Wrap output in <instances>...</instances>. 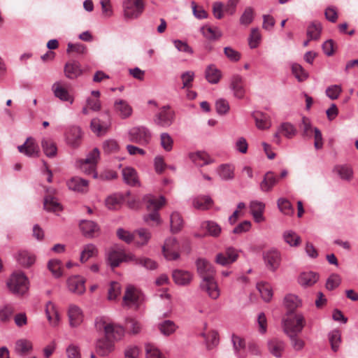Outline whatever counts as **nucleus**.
Returning <instances> with one entry per match:
<instances>
[{
  "mask_svg": "<svg viewBox=\"0 0 358 358\" xmlns=\"http://www.w3.org/2000/svg\"><path fill=\"white\" fill-rule=\"evenodd\" d=\"M79 226L83 234L88 238L96 236L99 231L97 224L91 220H82Z\"/></svg>",
  "mask_w": 358,
  "mask_h": 358,
  "instance_id": "obj_22",
  "label": "nucleus"
},
{
  "mask_svg": "<svg viewBox=\"0 0 358 358\" xmlns=\"http://www.w3.org/2000/svg\"><path fill=\"white\" fill-rule=\"evenodd\" d=\"M99 156V149L96 148H94L88 153L85 159H80L78 162L80 169L86 174H92L94 178H96L97 173L95 171V168Z\"/></svg>",
  "mask_w": 358,
  "mask_h": 358,
  "instance_id": "obj_5",
  "label": "nucleus"
},
{
  "mask_svg": "<svg viewBox=\"0 0 358 358\" xmlns=\"http://www.w3.org/2000/svg\"><path fill=\"white\" fill-rule=\"evenodd\" d=\"M123 200V196L118 194H114L107 197L106 206L110 210L116 209Z\"/></svg>",
  "mask_w": 358,
  "mask_h": 358,
  "instance_id": "obj_53",
  "label": "nucleus"
},
{
  "mask_svg": "<svg viewBox=\"0 0 358 358\" xmlns=\"http://www.w3.org/2000/svg\"><path fill=\"white\" fill-rule=\"evenodd\" d=\"M279 132L285 138L291 139L294 137L297 134L296 128L290 122H283L279 127Z\"/></svg>",
  "mask_w": 358,
  "mask_h": 358,
  "instance_id": "obj_46",
  "label": "nucleus"
},
{
  "mask_svg": "<svg viewBox=\"0 0 358 358\" xmlns=\"http://www.w3.org/2000/svg\"><path fill=\"white\" fill-rule=\"evenodd\" d=\"M201 32L205 38L210 40H215L221 36L220 31L208 26L202 27Z\"/></svg>",
  "mask_w": 358,
  "mask_h": 358,
  "instance_id": "obj_57",
  "label": "nucleus"
},
{
  "mask_svg": "<svg viewBox=\"0 0 358 358\" xmlns=\"http://www.w3.org/2000/svg\"><path fill=\"white\" fill-rule=\"evenodd\" d=\"M128 134L130 141L142 145H148L152 138L150 131L143 126H138L131 128L129 131Z\"/></svg>",
  "mask_w": 358,
  "mask_h": 358,
  "instance_id": "obj_6",
  "label": "nucleus"
},
{
  "mask_svg": "<svg viewBox=\"0 0 358 358\" xmlns=\"http://www.w3.org/2000/svg\"><path fill=\"white\" fill-rule=\"evenodd\" d=\"M254 18V10L251 7H247L240 17V23L243 25L250 24Z\"/></svg>",
  "mask_w": 358,
  "mask_h": 358,
  "instance_id": "obj_63",
  "label": "nucleus"
},
{
  "mask_svg": "<svg viewBox=\"0 0 358 358\" xmlns=\"http://www.w3.org/2000/svg\"><path fill=\"white\" fill-rule=\"evenodd\" d=\"M31 348V343L26 339L18 340L15 343V351L20 354H24L29 352Z\"/></svg>",
  "mask_w": 358,
  "mask_h": 358,
  "instance_id": "obj_60",
  "label": "nucleus"
},
{
  "mask_svg": "<svg viewBox=\"0 0 358 358\" xmlns=\"http://www.w3.org/2000/svg\"><path fill=\"white\" fill-rule=\"evenodd\" d=\"M46 317L52 327H57L60 321V317L56 306L51 301H48L45 306Z\"/></svg>",
  "mask_w": 358,
  "mask_h": 358,
  "instance_id": "obj_25",
  "label": "nucleus"
},
{
  "mask_svg": "<svg viewBox=\"0 0 358 358\" xmlns=\"http://www.w3.org/2000/svg\"><path fill=\"white\" fill-rule=\"evenodd\" d=\"M257 289L259 292L262 298L266 302L270 301L273 296V291L269 284L266 282H258Z\"/></svg>",
  "mask_w": 358,
  "mask_h": 358,
  "instance_id": "obj_47",
  "label": "nucleus"
},
{
  "mask_svg": "<svg viewBox=\"0 0 358 358\" xmlns=\"http://www.w3.org/2000/svg\"><path fill=\"white\" fill-rule=\"evenodd\" d=\"M49 270L55 278H59L62 275V262L58 259H51L48 264Z\"/></svg>",
  "mask_w": 358,
  "mask_h": 358,
  "instance_id": "obj_58",
  "label": "nucleus"
},
{
  "mask_svg": "<svg viewBox=\"0 0 358 358\" xmlns=\"http://www.w3.org/2000/svg\"><path fill=\"white\" fill-rule=\"evenodd\" d=\"M175 119V113L169 106H164L159 109V111L154 117V122L162 127H170Z\"/></svg>",
  "mask_w": 358,
  "mask_h": 358,
  "instance_id": "obj_8",
  "label": "nucleus"
},
{
  "mask_svg": "<svg viewBox=\"0 0 358 358\" xmlns=\"http://www.w3.org/2000/svg\"><path fill=\"white\" fill-rule=\"evenodd\" d=\"M264 260L266 267L275 271L280 266L281 262L280 253L275 249L270 250L264 254Z\"/></svg>",
  "mask_w": 358,
  "mask_h": 358,
  "instance_id": "obj_17",
  "label": "nucleus"
},
{
  "mask_svg": "<svg viewBox=\"0 0 358 358\" xmlns=\"http://www.w3.org/2000/svg\"><path fill=\"white\" fill-rule=\"evenodd\" d=\"M171 229L173 232L179 231L183 224L182 219L178 213H173L171 215Z\"/></svg>",
  "mask_w": 358,
  "mask_h": 358,
  "instance_id": "obj_56",
  "label": "nucleus"
},
{
  "mask_svg": "<svg viewBox=\"0 0 358 358\" xmlns=\"http://www.w3.org/2000/svg\"><path fill=\"white\" fill-rule=\"evenodd\" d=\"M292 72L299 82H303L308 78V72L297 63L292 64Z\"/></svg>",
  "mask_w": 358,
  "mask_h": 358,
  "instance_id": "obj_50",
  "label": "nucleus"
},
{
  "mask_svg": "<svg viewBox=\"0 0 358 358\" xmlns=\"http://www.w3.org/2000/svg\"><path fill=\"white\" fill-rule=\"evenodd\" d=\"M199 287L213 300L217 299L220 296V289L214 277L203 279Z\"/></svg>",
  "mask_w": 358,
  "mask_h": 358,
  "instance_id": "obj_11",
  "label": "nucleus"
},
{
  "mask_svg": "<svg viewBox=\"0 0 358 358\" xmlns=\"http://www.w3.org/2000/svg\"><path fill=\"white\" fill-rule=\"evenodd\" d=\"M83 73L80 65L78 62L72 61L67 62L64 66V73L69 79H76Z\"/></svg>",
  "mask_w": 358,
  "mask_h": 358,
  "instance_id": "obj_24",
  "label": "nucleus"
},
{
  "mask_svg": "<svg viewBox=\"0 0 358 358\" xmlns=\"http://www.w3.org/2000/svg\"><path fill=\"white\" fill-rule=\"evenodd\" d=\"M115 109L119 113L122 118H127L132 113V108L131 106L124 100H118L115 102Z\"/></svg>",
  "mask_w": 358,
  "mask_h": 358,
  "instance_id": "obj_37",
  "label": "nucleus"
},
{
  "mask_svg": "<svg viewBox=\"0 0 358 358\" xmlns=\"http://www.w3.org/2000/svg\"><path fill=\"white\" fill-rule=\"evenodd\" d=\"M143 200L146 203L147 208L152 211L150 213L144 217L145 222H148L150 220H151L155 222L157 224H159L161 220L158 210L164 205L166 202L164 196H161L157 198L155 196L149 194L146 195Z\"/></svg>",
  "mask_w": 358,
  "mask_h": 358,
  "instance_id": "obj_3",
  "label": "nucleus"
},
{
  "mask_svg": "<svg viewBox=\"0 0 358 358\" xmlns=\"http://www.w3.org/2000/svg\"><path fill=\"white\" fill-rule=\"evenodd\" d=\"M90 127L92 131L98 136L104 134L108 127L107 124H102L98 118H94L91 121Z\"/></svg>",
  "mask_w": 358,
  "mask_h": 358,
  "instance_id": "obj_51",
  "label": "nucleus"
},
{
  "mask_svg": "<svg viewBox=\"0 0 358 358\" xmlns=\"http://www.w3.org/2000/svg\"><path fill=\"white\" fill-rule=\"evenodd\" d=\"M69 324L71 327H78L83 321V313L80 307L71 304L68 308Z\"/></svg>",
  "mask_w": 358,
  "mask_h": 358,
  "instance_id": "obj_19",
  "label": "nucleus"
},
{
  "mask_svg": "<svg viewBox=\"0 0 358 358\" xmlns=\"http://www.w3.org/2000/svg\"><path fill=\"white\" fill-rule=\"evenodd\" d=\"M205 77L209 83L217 84L222 78V72L215 64H210L206 69Z\"/></svg>",
  "mask_w": 358,
  "mask_h": 358,
  "instance_id": "obj_26",
  "label": "nucleus"
},
{
  "mask_svg": "<svg viewBox=\"0 0 358 358\" xmlns=\"http://www.w3.org/2000/svg\"><path fill=\"white\" fill-rule=\"evenodd\" d=\"M122 176L125 182L130 185L134 186L138 183L137 172L132 167L124 168L122 169Z\"/></svg>",
  "mask_w": 358,
  "mask_h": 358,
  "instance_id": "obj_38",
  "label": "nucleus"
},
{
  "mask_svg": "<svg viewBox=\"0 0 358 358\" xmlns=\"http://www.w3.org/2000/svg\"><path fill=\"white\" fill-rule=\"evenodd\" d=\"M52 90L55 97L62 101L69 102L73 104L74 96L69 92V90L60 82L55 83L52 86Z\"/></svg>",
  "mask_w": 358,
  "mask_h": 358,
  "instance_id": "obj_18",
  "label": "nucleus"
},
{
  "mask_svg": "<svg viewBox=\"0 0 358 358\" xmlns=\"http://www.w3.org/2000/svg\"><path fill=\"white\" fill-rule=\"evenodd\" d=\"M216 173L222 180H231L235 177V166L231 164H222L216 169Z\"/></svg>",
  "mask_w": 358,
  "mask_h": 358,
  "instance_id": "obj_21",
  "label": "nucleus"
},
{
  "mask_svg": "<svg viewBox=\"0 0 358 358\" xmlns=\"http://www.w3.org/2000/svg\"><path fill=\"white\" fill-rule=\"evenodd\" d=\"M224 53L227 59L232 62H237L241 58V54L238 51L229 46L225 47L224 48Z\"/></svg>",
  "mask_w": 358,
  "mask_h": 358,
  "instance_id": "obj_62",
  "label": "nucleus"
},
{
  "mask_svg": "<svg viewBox=\"0 0 358 358\" xmlns=\"http://www.w3.org/2000/svg\"><path fill=\"white\" fill-rule=\"evenodd\" d=\"M322 24L318 22H312L307 28L309 40H317L321 34Z\"/></svg>",
  "mask_w": 358,
  "mask_h": 358,
  "instance_id": "obj_48",
  "label": "nucleus"
},
{
  "mask_svg": "<svg viewBox=\"0 0 358 358\" xmlns=\"http://www.w3.org/2000/svg\"><path fill=\"white\" fill-rule=\"evenodd\" d=\"M114 349V345L111 341L105 338L99 339L96 343V352L101 356H106Z\"/></svg>",
  "mask_w": 358,
  "mask_h": 358,
  "instance_id": "obj_29",
  "label": "nucleus"
},
{
  "mask_svg": "<svg viewBox=\"0 0 358 358\" xmlns=\"http://www.w3.org/2000/svg\"><path fill=\"white\" fill-rule=\"evenodd\" d=\"M157 327L160 333L165 336H171L175 333L178 328L173 321L169 320H165L159 322Z\"/></svg>",
  "mask_w": 358,
  "mask_h": 358,
  "instance_id": "obj_33",
  "label": "nucleus"
},
{
  "mask_svg": "<svg viewBox=\"0 0 358 358\" xmlns=\"http://www.w3.org/2000/svg\"><path fill=\"white\" fill-rule=\"evenodd\" d=\"M160 145L165 151L170 152L173 149V139L169 134L162 133L160 134Z\"/></svg>",
  "mask_w": 358,
  "mask_h": 358,
  "instance_id": "obj_55",
  "label": "nucleus"
},
{
  "mask_svg": "<svg viewBox=\"0 0 358 358\" xmlns=\"http://www.w3.org/2000/svg\"><path fill=\"white\" fill-rule=\"evenodd\" d=\"M284 241L290 247H297L301 243V237L292 230H287L282 234Z\"/></svg>",
  "mask_w": 358,
  "mask_h": 358,
  "instance_id": "obj_39",
  "label": "nucleus"
},
{
  "mask_svg": "<svg viewBox=\"0 0 358 358\" xmlns=\"http://www.w3.org/2000/svg\"><path fill=\"white\" fill-rule=\"evenodd\" d=\"M16 259L17 262L24 267H29L35 262V256L27 251L19 252Z\"/></svg>",
  "mask_w": 358,
  "mask_h": 358,
  "instance_id": "obj_41",
  "label": "nucleus"
},
{
  "mask_svg": "<svg viewBox=\"0 0 358 358\" xmlns=\"http://www.w3.org/2000/svg\"><path fill=\"white\" fill-rule=\"evenodd\" d=\"M143 300L142 293L132 285L127 287L123 296L124 304L127 306H138Z\"/></svg>",
  "mask_w": 358,
  "mask_h": 358,
  "instance_id": "obj_12",
  "label": "nucleus"
},
{
  "mask_svg": "<svg viewBox=\"0 0 358 358\" xmlns=\"http://www.w3.org/2000/svg\"><path fill=\"white\" fill-rule=\"evenodd\" d=\"M179 244L177 240L173 237L166 239L162 248L163 254L168 260H175L179 257L178 252Z\"/></svg>",
  "mask_w": 358,
  "mask_h": 358,
  "instance_id": "obj_13",
  "label": "nucleus"
},
{
  "mask_svg": "<svg viewBox=\"0 0 358 358\" xmlns=\"http://www.w3.org/2000/svg\"><path fill=\"white\" fill-rule=\"evenodd\" d=\"M213 203V200L209 196H199L192 200L193 206L199 210H206Z\"/></svg>",
  "mask_w": 358,
  "mask_h": 358,
  "instance_id": "obj_40",
  "label": "nucleus"
},
{
  "mask_svg": "<svg viewBox=\"0 0 358 358\" xmlns=\"http://www.w3.org/2000/svg\"><path fill=\"white\" fill-rule=\"evenodd\" d=\"M95 327L99 331L103 330L106 337L111 341L120 340L124 335L123 327L108 322L103 317L95 320Z\"/></svg>",
  "mask_w": 358,
  "mask_h": 358,
  "instance_id": "obj_2",
  "label": "nucleus"
},
{
  "mask_svg": "<svg viewBox=\"0 0 358 358\" xmlns=\"http://www.w3.org/2000/svg\"><path fill=\"white\" fill-rule=\"evenodd\" d=\"M201 227L206 229L209 236L217 237L220 236L222 229L221 227L213 221H206L201 224Z\"/></svg>",
  "mask_w": 358,
  "mask_h": 358,
  "instance_id": "obj_45",
  "label": "nucleus"
},
{
  "mask_svg": "<svg viewBox=\"0 0 358 358\" xmlns=\"http://www.w3.org/2000/svg\"><path fill=\"white\" fill-rule=\"evenodd\" d=\"M124 15L127 19L138 17L144 10L143 0H126L123 3Z\"/></svg>",
  "mask_w": 358,
  "mask_h": 358,
  "instance_id": "obj_7",
  "label": "nucleus"
},
{
  "mask_svg": "<svg viewBox=\"0 0 358 358\" xmlns=\"http://www.w3.org/2000/svg\"><path fill=\"white\" fill-rule=\"evenodd\" d=\"M41 146L44 154L48 157L52 158L57 155V145L52 139L43 138L41 141Z\"/></svg>",
  "mask_w": 358,
  "mask_h": 358,
  "instance_id": "obj_30",
  "label": "nucleus"
},
{
  "mask_svg": "<svg viewBox=\"0 0 358 358\" xmlns=\"http://www.w3.org/2000/svg\"><path fill=\"white\" fill-rule=\"evenodd\" d=\"M8 289L16 296H24L29 289L28 278L22 271L13 272L6 282Z\"/></svg>",
  "mask_w": 358,
  "mask_h": 358,
  "instance_id": "obj_1",
  "label": "nucleus"
},
{
  "mask_svg": "<svg viewBox=\"0 0 358 358\" xmlns=\"http://www.w3.org/2000/svg\"><path fill=\"white\" fill-rule=\"evenodd\" d=\"M268 348L269 352L275 357L280 358L285 348V343L284 341L273 339L268 343Z\"/></svg>",
  "mask_w": 358,
  "mask_h": 358,
  "instance_id": "obj_31",
  "label": "nucleus"
},
{
  "mask_svg": "<svg viewBox=\"0 0 358 358\" xmlns=\"http://www.w3.org/2000/svg\"><path fill=\"white\" fill-rule=\"evenodd\" d=\"M97 252V248L94 244H87L81 251L80 260L82 263L86 262L89 259L96 256Z\"/></svg>",
  "mask_w": 358,
  "mask_h": 358,
  "instance_id": "obj_43",
  "label": "nucleus"
},
{
  "mask_svg": "<svg viewBox=\"0 0 358 358\" xmlns=\"http://www.w3.org/2000/svg\"><path fill=\"white\" fill-rule=\"evenodd\" d=\"M333 172L336 173L341 179L350 180L353 174L352 169L347 164H338L333 169Z\"/></svg>",
  "mask_w": 358,
  "mask_h": 358,
  "instance_id": "obj_34",
  "label": "nucleus"
},
{
  "mask_svg": "<svg viewBox=\"0 0 358 358\" xmlns=\"http://www.w3.org/2000/svg\"><path fill=\"white\" fill-rule=\"evenodd\" d=\"M85 280L80 275L71 276L67 280L69 290L76 294H83L85 292Z\"/></svg>",
  "mask_w": 358,
  "mask_h": 358,
  "instance_id": "obj_20",
  "label": "nucleus"
},
{
  "mask_svg": "<svg viewBox=\"0 0 358 358\" xmlns=\"http://www.w3.org/2000/svg\"><path fill=\"white\" fill-rule=\"evenodd\" d=\"M278 207L279 210L285 215H290L294 212V209L291 203L285 198H280L278 200Z\"/></svg>",
  "mask_w": 358,
  "mask_h": 358,
  "instance_id": "obj_52",
  "label": "nucleus"
},
{
  "mask_svg": "<svg viewBox=\"0 0 358 358\" xmlns=\"http://www.w3.org/2000/svg\"><path fill=\"white\" fill-rule=\"evenodd\" d=\"M196 270L199 276L203 279L214 277L215 269L207 259L199 258L196 262Z\"/></svg>",
  "mask_w": 358,
  "mask_h": 358,
  "instance_id": "obj_14",
  "label": "nucleus"
},
{
  "mask_svg": "<svg viewBox=\"0 0 358 358\" xmlns=\"http://www.w3.org/2000/svg\"><path fill=\"white\" fill-rule=\"evenodd\" d=\"M229 87L236 98L241 99L244 97L245 90L243 78L241 76L238 74L233 75L230 78Z\"/></svg>",
  "mask_w": 358,
  "mask_h": 358,
  "instance_id": "obj_16",
  "label": "nucleus"
},
{
  "mask_svg": "<svg viewBox=\"0 0 358 358\" xmlns=\"http://www.w3.org/2000/svg\"><path fill=\"white\" fill-rule=\"evenodd\" d=\"M29 138V142L27 144L25 155L29 157H36L38 156L39 148L38 145L35 143L34 140L31 138Z\"/></svg>",
  "mask_w": 358,
  "mask_h": 358,
  "instance_id": "obj_59",
  "label": "nucleus"
},
{
  "mask_svg": "<svg viewBox=\"0 0 358 358\" xmlns=\"http://www.w3.org/2000/svg\"><path fill=\"white\" fill-rule=\"evenodd\" d=\"M278 182V179L273 172H267L264 180L260 183L262 191L267 192L272 189L273 187Z\"/></svg>",
  "mask_w": 358,
  "mask_h": 358,
  "instance_id": "obj_36",
  "label": "nucleus"
},
{
  "mask_svg": "<svg viewBox=\"0 0 358 358\" xmlns=\"http://www.w3.org/2000/svg\"><path fill=\"white\" fill-rule=\"evenodd\" d=\"M134 255L131 253L126 254L121 250H111L107 257L108 264L112 268H115L123 262H133Z\"/></svg>",
  "mask_w": 358,
  "mask_h": 358,
  "instance_id": "obj_10",
  "label": "nucleus"
},
{
  "mask_svg": "<svg viewBox=\"0 0 358 358\" xmlns=\"http://www.w3.org/2000/svg\"><path fill=\"white\" fill-rule=\"evenodd\" d=\"M319 280V274L314 271L302 272L298 279L299 283L303 287H311Z\"/></svg>",
  "mask_w": 358,
  "mask_h": 358,
  "instance_id": "obj_23",
  "label": "nucleus"
},
{
  "mask_svg": "<svg viewBox=\"0 0 358 358\" xmlns=\"http://www.w3.org/2000/svg\"><path fill=\"white\" fill-rule=\"evenodd\" d=\"M189 158L198 166H203L211 162L209 156L203 152L191 153Z\"/></svg>",
  "mask_w": 358,
  "mask_h": 358,
  "instance_id": "obj_44",
  "label": "nucleus"
},
{
  "mask_svg": "<svg viewBox=\"0 0 358 358\" xmlns=\"http://www.w3.org/2000/svg\"><path fill=\"white\" fill-rule=\"evenodd\" d=\"M285 305L291 310L296 309L301 305V299L294 294H288L284 300Z\"/></svg>",
  "mask_w": 358,
  "mask_h": 358,
  "instance_id": "obj_54",
  "label": "nucleus"
},
{
  "mask_svg": "<svg viewBox=\"0 0 358 358\" xmlns=\"http://www.w3.org/2000/svg\"><path fill=\"white\" fill-rule=\"evenodd\" d=\"M306 324L304 317L301 314L289 315L283 320V329L285 333L288 335L300 333Z\"/></svg>",
  "mask_w": 358,
  "mask_h": 358,
  "instance_id": "obj_4",
  "label": "nucleus"
},
{
  "mask_svg": "<svg viewBox=\"0 0 358 358\" xmlns=\"http://www.w3.org/2000/svg\"><path fill=\"white\" fill-rule=\"evenodd\" d=\"M133 262L135 264L141 265V266L150 270H154L157 267V262L147 257H136L134 255Z\"/></svg>",
  "mask_w": 358,
  "mask_h": 358,
  "instance_id": "obj_49",
  "label": "nucleus"
},
{
  "mask_svg": "<svg viewBox=\"0 0 358 358\" xmlns=\"http://www.w3.org/2000/svg\"><path fill=\"white\" fill-rule=\"evenodd\" d=\"M65 140L66 143L71 148H78L81 143V129L77 126H71L65 132Z\"/></svg>",
  "mask_w": 358,
  "mask_h": 358,
  "instance_id": "obj_15",
  "label": "nucleus"
},
{
  "mask_svg": "<svg viewBox=\"0 0 358 358\" xmlns=\"http://www.w3.org/2000/svg\"><path fill=\"white\" fill-rule=\"evenodd\" d=\"M328 340L332 351L334 352H338L342 343L341 331L338 329H334L329 332Z\"/></svg>",
  "mask_w": 358,
  "mask_h": 358,
  "instance_id": "obj_35",
  "label": "nucleus"
},
{
  "mask_svg": "<svg viewBox=\"0 0 358 358\" xmlns=\"http://www.w3.org/2000/svg\"><path fill=\"white\" fill-rule=\"evenodd\" d=\"M239 257V251L233 247H227L224 252L216 255L215 262L222 266H229L235 262Z\"/></svg>",
  "mask_w": 358,
  "mask_h": 358,
  "instance_id": "obj_9",
  "label": "nucleus"
},
{
  "mask_svg": "<svg viewBox=\"0 0 358 358\" xmlns=\"http://www.w3.org/2000/svg\"><path fill=\"white\" fill-rule=\"evenodd\" d=\"M145 350L148 358H166L162 352L153 345H146Z\"/></svg>",
  "mask_w": 358,
  "mask_h": 358,
  "instance_id": "obj_64",
  "label": "nucleus"
},
{
  "mask_svg": "<svg viewBox=\"0 0 358 358\" xmlns=\"http://www.w3.org/2000/svg\"><path fill=\"white\" fill-rule=\"evenodd\" d=\"M14 306L12 304H5L0 308V320L7 321L14 312Z\"/></svg>",
  "mask_w": 358,
  "mask_h": 358,
  "instance_id": "obj_61",
  "label": "nucleus"
},
{
  "mask_svg": "<svg viewBox=\"0 0 358 358\" xmlns=\"http://www.w3.org/2000/svg\"><path fill=\"white\" fill-rule=\"evenodd\" d=\"M174 282L179 285H187L192 280V274L187 271L176 270L173 272Z\"/></svg>",
  "mask_w": 358,
  "mask_h": 358,
  "instance_id": "obj_27",
  "label": "nucleus"
},
{
  "mask_svg": "<svg viewBox=\"0 0 358 358\" xmlns=\"http://www.w3.org/2000/svg\"><path fill=\"white\" fill-rule=\"evenodd\" d=\"M252 116L255 120L256 126L258 129H267L271 127V122L269 121L266 115L257 111L253 113Z\"/></svg>",
  "mask_w": 358,
  "mask_h": 358,
  "instance_id": "obj_42",
  "label": "nucleus"
},
{
  "mask_svg": "<svg viewBox=\"0 0 358 358\" xmlns=\"http://www.w3.org/2000/svg\"><path fill=\"white\" fill-rule=\"evenodd\" d=\"M44 208L48 211L58 213L62 210L63 208L58 199L52 196L47 195L44 199Z\"/></svg>",
  "mask_w": 358,
  "mask_h": 358,
  "instance_id": "obj_32",
  "label": "nucleus"
},
{
  "mask_svg": "<svg viewBox=\"0 0 358 358\" xmlns=\"http://www.w3.org/2000/svg\"><path fill=\"white\" fill-rule=\"evenodd\" d=\"M67 185L73 191L83 192L87 189L88 181L79 177H73L67 182Z\"/></svg>",
  "mask_w": 358,
  "mask_h": 358,
  "instance_id": "obj_28",
  "label": "nucleus"
}]
</instances>
